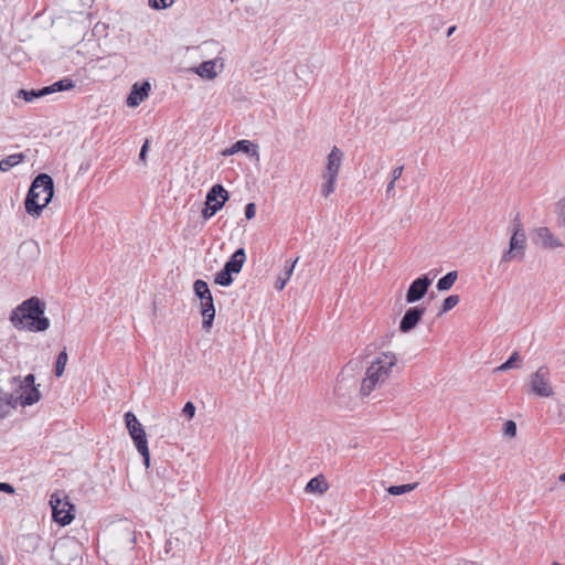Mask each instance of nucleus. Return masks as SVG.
<instances>
[{"instance_id":"obj_1","label":"nucleus","mask_w":565,"mask_h":565,"mask_svg":"<svg viewBox=\"0 0 565 565\" xmlns=\"http://www.w3.org/2000/svg\"><path fill=\"white\" fill-rule=\"evenodd\" d=\"M45 305L38 297H31L20 303L10 315V321L15 329L31 332L45 331L50 327L47 318L43 317Z\"/></svg>"},{"instance_id":"obj_2","label":"nucleus","mask_w":565,"mask_h":565,"mask_svg":"<svg viewBox=\"0 0 565 565\" xmlns=\"http://www.w3.org/2000/svg\"><path fill=\"white\" fill-rule=\"evenodd\" d=\"M397 356L393 352H381L366 369L365 376L361 383V394L370 395L377 387L382 386L391 376L393 367L397 364Z\"/></svg>"},{"instance_id":"obj_3","label":"nucleus","mask_w":565,"mask_h":565,"mask_svg":"<svg viewBox=\"0 0 565 565\" xmlns=\"http://www.w3.org/2000/svg\"><path fill=\"white\" fill-rule=\"evenodd\" d=\"M53 179L46 174L41 173L33 180L25 202V211L31 215L39 217L42 210L51 202L54 193Z\"/></svg>"},{"instance_id":"obj_4","label":"nucleus","mask_w":565,"mask_h":565,"mask_svg":"<svg viewBox=\"0 0 565 565\" xmlns=\"http://www.w3.org/2000/svg\"><path fill=\"white\" fill-rule=\"evenodd\" d=\"M10 396H12L15 407L31 406L41 399V392L35 385V377L33 374H28L24 377H13L10 381Z\"/></svg>"},{"instance_id":"obj_5","label":"nucleus","mask_w":565,"mask_h":565,"mask_svg":"<svg viewBox=\"0 0 565 565\" xmlns=\"http://www.w3.org/2000/svg\"><path fill=\"white\" fill-rule=\"evenodd\" d=\"M343 158V151L337 146H333L327 157V161L321 174L322 183L320 192L324 198H328L335 191L337 180L340 173Z\"/></svg>"},{"instance_id":"obj_6","label":"nucleus","mask_w":565,"mask_h":565,"mask_svg":"<svg viewBox=\"0 0 565 565\" xmlns=\"http://www.w3.org/2000/svg\"><path fill=\"white\" fill-rule=\"evenodd\" d=\"M530 394L548 398L555 395V390L551 381V371L547 365H541L529 376Z\"/></svg>"},{"instance_id":"obj_7","label":"nucleus","mask_w":565,"mask_h":565,"mask_svg":"<svg viewBox=\"0 0 565 565\" xmlns=\"http://www.w3.org/2000/svg\"><path fill=\"white\" fill-rule=\"evenodd\" d=\"M193 290L201 300V315L203 317V329L209 331L212 328L215 318V308L209 285L202 279L194 281Z\"/></svg>"},{"instance_id":"obj_8","label":"nucleus","mask_w":565,"mask_h":565,"mask_svg":"<svg viewBox=\"0 0 565 565\" xmlns=\"http://www.w3.org/2000/svg\"><path fill=\"white\" fill-rule=\"evenodd\" d=\"M125 422L130 437L132 438L137 450L142 456L145 466L150 465V455L147 441V435L142 425L137 419L136 415L131 412L126 413Z\"/></svg>"},{"instance_id":"obj_9","label":"nucleus","mask_w":565,"mask_h":565,"mask_svg":"<svg viewBox=\"0 0 565 565\" xmlns=\"http://www.w3.org/2000/svg\"><path fill=\"white\" fill-rule=\"evenodd\" d=\"M526 249V235L521 222L516 218L512 225V235L509 249L501 257L502 263H510L514 259H523Z\"/></svg>"},{"instance_id":"obj_10","label":"nucleus","mask_w":565,"mask_h":565,"mask_svg":"<svg viewBox=\"0 0 565 565\" xmlns=\"http://www.w3.org/2000/svg\"><path fill=\"white\" fill-rule=\"evenodd\" d=\"M53 520L62 526L68 525L74 520L73 504L63 492H54L50 498Z\"/></svg>"},{"instance_id":"obj_11","label":"nucleus","mask_w":565,"mask_h":565,"mask_svg":"<svg viewBox=\"0 0 565 565\" xmlns=\"http://www.w3.org/2000/svg\"><path fill=\"white\" fill-rule=\"evenodd\" d=\"M230 194L222 184H214L205 198V206L202 210V217L204 220L211 218L215 215L224 204L228 201Z\"/></svg>"},{"instance_id":"obj_12","label":"nucleus","mask_w":565,"mask_h":565,"mask_svg":"<svg viewBox=\"0 0 565 565\" xmlns=\"http://www.w3.org/2000/svg\"><path fill=\"white\" fill-rule=\"evenodd\" d=\"M52 558H54L58 565H81L78 544L75 541L57 543L53 548Z\"/></svg>"},{"instance_id":"obj_13","label":"nucleus","mask_w":565,"mask_h":565,"mask_svg":"<svg viewBox=\"0 0 565 565\" xmlns=\"http://www.w3.org/2000/svg\"><path fill=\"white\" fill-rule=\"evenodd\" d=\"M433 279L428 277V275H424L415 279L407 292H406V302L414 303L420 300L427 292L429 286L431 285Z\"/></svg>"},{"instance_id":"obj_14","label":"nucleus","mask_w":565,"mask_h":565,"mask_svg":"<svg viewBox=\"0 0 565 565\" xmlns=\"http://www.w3.org/2000/svg\"><path fill=\"white\" fill-rule=\"evenodd\" d=\"M533 239L536 244L547 249L563 246V243L547 227H537L533 231Z\"/></svg>"},{"instance_id":"obj_15","label":"nucleus","mask_w":565,"mask_h":565,"mask_svg":"<svg viewBox=\"0 0 565 565\" xmlns=\"http://www.w3.org/2000/svg\"><path fill=\"white\" fill-rule=\"evenodd\" d=\"M424 313L425 308L423 307L415 306L408 308L399 322V331L407 333L415 329V327L422 320Z\"/></svg>"},{"instance_id":"obj_16","label":"nucleus","mask_w":565,"mask_h":565,"mask_svg":"<svg viewBox=\"0 0 565 565\" xmlns=\"http://www.w3.org/2000/svg\"><path fill=\"white\" fill-rule=\"evenodd\" d=\"M239 151L256 158V160L259 159L258 146L246 139L238 140L232 147L224 149L222 151V156L230 157Z\"/></svg>"},{"instance_id":"obj_17","label":"nucleus","mask_w":565,"mask_h":565,"mask_svg":"<svg viewBox=\"0 0 565 565\" xmlns=\"http://www.w3.org/2000/svg\"><path fill=\"white\" fill-rule=\"evenodd\" d=\"M151 86L148 82H143L142 84H135L131 88L129 96L127 97V105L129 107H137L141 102H143L148 96Z\"/></svg>"},{"instance_id":"obj_18","label":"nucleus","mask_w":565,"mask_h":565,"mask_svg":"<svg viewBox=\"0 0 565 565\" xmlns=\"http://www.w3.org/2000/svg\"><path fill=\"white\" fill-rule=\"evenodd\" d=\"M246 260V254L244 248H238L232 255L230 260H227L224 267L233 274H238L242 270V267Z\"/></svg>"},{"instance_id":"obj_19","label":"nucleus","mask_w":565,"mask_h":565,"mask_svg":"<svg viewBox=\"0 0 565 565\" xmlns=\"http://www.w3.org/2000/svg\"><path fill=\"white\" fill-rule=\"evenodd\" d=\"M217 63L218 61L215 58L205 61L195 68V73L202 78L214 79L218 74L216 71Z\"/></svg>"},{"instance_id":"obj_20","label":"nucleus","mask_w":565,"mask_h":565,"mask_svg":"<svg viewBox=\"0 0 565 565\" xmlns=\"http://www.w3.org/2000/svg\"><path fill=\"white\" fill-rule=\"evenodd\" d=\"M74 86H75L74 81L66 77V78H63V79H60V81L53 83L52 85L43 87L42 94H45V96H47L53 93L70 90Z\"/></svg>"},{"instance_id":"obj_21","label":"nucleus","mask_w":565,"mask_h":565,"mask_svg":"<svg viewBox=\"0 0 565 565\" xmlns=\"http://www.w3.org/2000/svg\"><path fill=\"white\" fill-rule=\"evenodd\" d=\"M13 408L17 407L13 404L12 396L0 387V418L7 417Z\"/></svg>"},{"instance_id":"obj_22","label":"nucleus","mask_w":565,"mask_h":565,"mask_svg":"<svg viewBox=\"0 0 565 565\" xmlns=\"http://www.w3.org/2000/svg\"><path fill=\"white\" fill-rule=\"evenodd\" d=\"M42 92L43 88L31 90L19 89L13 97V103L18 105V99H23L26 103H32L35 98L45 97V94H42Z\"/></svg>"},{"instance_id":"obj_23","label":"nucleus","mask_w":565,"mask_h":565,"mask_svg":"<svg viewBox=\"0 0 565 565\" xmlns=\"http://www.w3.org/2000/svg\"><path fill=\"white\" fill-rule=\"evenodd\" d=\"M24 153H13L0 160V171L7 172L24 161Z\"/></svg>"},{"instance_id":"obj_24","label":"nucleus","mask_w":565,"mask_h":565,"mask_svg":"<svg viewBox=\"0 0 565 565\" xmlns=\"http://www.w3.org/2000/svg\"><path fill=\"white\" fill-rule=\"evenodd\" d=\"M327 490H328V484H327L326 480L323 479V477H315V478L310 479L306 486L307 492L322 494Z\"/></svg>"},{"instance_id":"obj_25","label":"nucleus","mask_w":565,"mask_h":565,"mask_svg":"<svg viewBox=\"0 0 565 565\" xmlns=\"http://www.w3.org/2000/svg\"><path fill=\"white\" fill-rule=\"evenodd\" d=\"M458 278V273L456 270L449 271L447 275L441 277L437 282V289L439 291L449 290Z\"/></svg>"},{"instance_id":"obj_26","label":"nucleus","mask_w":565,"mask_h":565,"mask_svg":"<svg viewBox=\"0 0 565 565\" xmlns=\"http://www.w3.org/2000/svg\"><path fill=\"white\" fill-rule=\"evenodd\" d=\"M298 262V258H296L285 270L284 275H280L276 282H275V287L277 290H282L286 286V284L288 282V280L290 279L292 273H294V269H295V266Z\"/></svg>"},{"instance_id":"obj_27","label":"nucleus","mask_w":565,"mask_h":565,"mask_svg":"<svg viewBox=\"0 0 565 565\" xmlns=\"http://www.w3.org/2000/svg\"><path fill=\"white\" fill-rule=\"evenodd\" d=\"M40 543V537L35 534H26L22 536V545L29 553L34 552Z\"/></svg>"},{"instance_id":"obj_28","label":"nucleus","mask_w":565,"mask_h":565,"mask_svg":"<svg viewBox=\"0 0 565 565\" xmlns=\"http://www.w3.org/2000/svg\"><path fill=\"white\" fill-rule=\"evenodd\" d=\"M67 360H68V356H67L66 349H63L58 353L57 359H56L55 375L57 377H61L63 375Z\"/></svg>"},{"instance_id":"obj_29","label":"nucleus","mask_w":565,"mask_h":565,"mask_svg":"<svg viewBox=\"0 0 565 565\" xmlns=\"http://www.w3.org/2000/svg\"><path fill=\"white\" fill-rule=\"evenodd\" d=\"M232 274L230 270H227L225 267L218 271L215 276V284L220 286H230L233 282Z\"/></svg>"},{"instance_id":"obj_30","label":"nucleus","mask_w":565,"mask_h":565,"mask_svg":"<svg viewBox=\"0 0 565 565\" xmlns=\"http://www.w3.org/2000/svg\"><path fill=\"white\" fill-rule=\"evenodd\" d=\"M416 488V483H407L401 486H391L387 489V492L392 495H402L404 493L411 492Z\"/></svg>"},{"instance_id":"obj_31","label":"nucleus","mask_w":565,"mask_h":565,"mask_svg":"<svg viewBox=\"0 0 565 565\" xmlns=\"http://www.w3.org/2000/svg\"><path fill=\"white\" fill-rule=\"evenodd\" d=\"M520 361V353L514 351L511 356L500 366L495 369L497 372H504L515 366V363Z\"/></svg>"},{"instance_id":"obj_32","label":"nucleus","mask_w":565,"mask_h":565,"mask_svg":"<svg viewBox=\"0 0 565 565\" xmlns=\"http://www.w3.org/2000/svg\"><path fill=\"white\" fill-rule=\"evenodd\" d=\"M459 296L458 295H450L448 296L441 306V313H445L449 310H451L454 307H456L459 303Z\"/></svg>"},{"instance_id":"obj_33","label":"nucleus","mask_w":565,"mask_h":565,"mask_svg":"<svg viewBox=\"0 0 565 565\" xmlns=\"http://www.w3.org/2000/svg\"><path fill=\"white\" fill-rule=\"evenodd\" d=\"M174 0H149V4L153 9H166L173 4Z\"/></svg>"},{"instance_id":"obj_34","label":"nucleus","mask_w":565,"mask_h":565,"mask_svg":"<svg viewBox=\"0 0 565 565\" xmlns=\"http://www.w3.org/2000/svg\"><path fill=\"white\" fill-rule=\"evenodd\" d=\"M503 434L510 438L516 435V424L513 420H508L504 424Z\"/></svg>"},{"instance_id":"obj_35","label":"nucleus","mask_w":565,"mask_h":565,"mask_svg":"<svg viewBox=\"0 0 565 565\" xmlns=\"http://www.w3.org/2000/svg\"><path fill=\"white\" fill-rule=\"evenodd\" d=\"M195 405L192 402H186L185 405L183 406L182 413L189 419H192L195 415Z\"/></svg>"},{"instance_id":"obj_36","label":"nucleus","mask_w":565,"mask_h":565,"mask_svg":"<svg viewBox=\"0 0 565 565\" xmlns=\"http://www.w3.org/2000/svg\"><path fill=\"white\" fill-rule=\"evenodd\" d=\"M256 214V205L255 203H248L245 206V216L247 220H252Z\"/></svg>"},{"instance_id":"obj_37","label":"nucleus","mask_w":565,"mask_h":565,"mask_svg":"<svg viewBox=\"0 0 565 565\" xmlns=\"http://www.w3.org/2000/svg\"><path fill=\"white\" fill-rule=\"evenodd\" d=\"M404 166L396 167L391 173V181H397L403 174Z\"/></svg>"},{"instance_id":"obj_38","label":"nucleus","mask_w":565,"mask_h":565,"mask_svg":"<svg viewBox=\"0 0 565 565\" xmlns=\"http://www.w3.org/2000/svg\"><path fill=\"white\" fill-rule=\"evenodd\" d=\"M148 148H149V140H146L145 143L142 145L140 153H139V160L142 162H146Z\"/></svg>"},{"instance_id":"obj_39","label":"nucleus","mask_w":565,"mask_h":565,"mask_svg":"<svg viewBox=\"0 0 565 565\" xmlns=\"http://www.w3.org/2000/svg\"><path fill=\"white\" fill-rule=\"evenodd\" d=\"M0 491L12 494L14 493V488L10 483L0 482Z\"/></svg>"},{"instance_id":"obj_40","label":"nucleus","mask_w":565,"mask_h":565,"mask_svg":"<svg viewBox=\"0 0 565 565\" xmlns=\"http://www.w3.org/2000/svg\"><path fill=\"white\" fill-rule=\"evenodd\" d=\"M395 182L396 181H391L387 183V186H386V194L387 195H391L393 192H394V189H395Z\"/></svg>"},{"instance_id":"obj_41","label":"nucleus","mask_w":565,"mask_h":565,"mask_svg":"<svg viewBox=\"0 0 565 565\" xmlns=\"http://www.w3.org/2000/svg\"><path fill=\"white\" fill-rule=\"evenodd\" d=\"M455 31H456V26H455V25H454V26H450V28L448 29V31H447V36L452 35V33H454Z\"/></svg>"},{"instance_id":"obj_42","label":"nucleus","mask_w":565,"mask_h":565,"mask_svg":"<svg viewBox=\"0 0 565 565\" xmlns=\"http://www.w3.org/2000/svg\"><path fill=\"white\" fill-rule=\"evenodd\" d=\"M558 480H559L561 482H565V472H564V473H562V475H559Z\"/></svg>"},{"instance_id":"obj_43","label":"nucleus","mask_w":565,"mask_h":565,"mask_svg":"<svg viewBox=\"0 0 565 565\" xmlns=\"http://www.w3.org/2000/svg\"><path fill=\"white\" fill-rule=\"evenodd\" d=\"M0 565H6L4 558L2 555H0Z\"/></svg>"},{"instance_id":"obj_44","label":"nucleus","mask_w":565,"mask_h":565,"mask_svg":"<svg viewBox=\"0 0 565 565\" xmlns=\"http://www.w3.org/2000/svg\"><path fill=\"white\" fill-rule=\"evenodd\" d=\"M564 224H565V216H564Z\"/></svg>"}]
</instances>
